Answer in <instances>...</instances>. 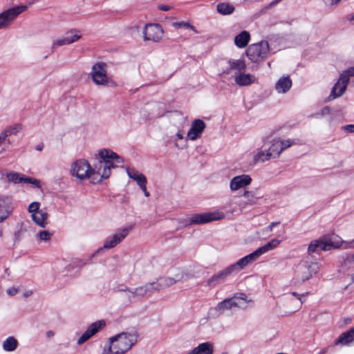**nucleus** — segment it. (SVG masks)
I'll return each instance as SVG.
<instances>
[{
	"instance_id": "nucleus-1",
	"label": "nucleus",
	"mask_w": 354,
	"mask_h": 354,
	"mask_svg": "<svg viewBox=\"0 0 354 354\" xmlns=\"http://www.w3.org/2000/svg\"><path fill=\"white\" fill-rule=\"evenodd\" d=\"M122 163V157L110 149H104L99 151L93 166L87 160L80 159L72 164L71 173L79 179L90 178L92 183H95L108 178L111 169L121 166Z\"/></svg>"
},
{
	"instance_id": "nucleus-2",
	"label": "nucleus",
	"mask_w": 354,
	"mask_h": 354,
	"mask_svg": "<svg viewBox=\"0 0 354 354\" xmlns=\"http://www.w3.org/2000/svg\"><path fill=\"white\" fill-rule=\"evenodd\" d=\"M138 340L136 333H121L109 339L102 354H124Z\"/></svg>"
},
{
	"instance_id": "nucleus-3",
	"label": "nucleus",
	"mask_w": 354,
	"mask_h": 354,
	"mask_svg": "<svg viewBox=\"0 0 354 354\" xmlns=\"http://www.w3.org/2000/svg\"><path fill=\"white\" fill-rule=\"evenodd\" d=\"M319 270L317 261L313 260L312 257H306L297 266L296 276L302 282L310 279Z\"/></svg>"
},
{
	"instance_id": "nucleus-4",
	"label": "nucleus",
	"mask_w": 354,
	"mask_h": 354,
	"mask_svg": "<svg viewBox=\"0 0 354 354\" xmlns=\"http://www.w3.org/2000/svg\"><path fill=\"white\" fill-rule=\"evenodd\" d=\"M270 54L268 42L261 41L250 45L246 50V55L248 59L254 63H257L266 59Z\"/></svg>"
},
{
	"instance_id": "nucleus-5",
	"label": "nucleus",
	"mask_w": 354,
	"mask_h": 354,
	"mask_svg": "<svg viewBox=\"0 0 354 354\" xmlns=\"http://www.w3.org/2000/svg\"><path fill=\"white\" fill-rule=\"evenodd\" d=\"M339 246V244L337 242L333 241L330 237L323 236L310 242L308 247L307 257H312L313 254L318 253L320 251H328L333 248H338Z\"/></svg>"
},
{
	"instance_id": "nucleus-6",
	"label": "nucleus",
	"mask_w": 354,
	"mask_h": 354,
	"mask_svg": "<svg viewBox=\"0 0 354 354\" xmlns=\"http://www.w3.org/2000/svg\"><path fill=\"white\" fill-rule=\"evenodd\" d=\"M28 7L21 5L8 8L0 13V29L5 28L13 21L20 14L25 12Z\"/></svg>"
},
{
	"instance_id": "nucleus-7",
	"label": "nucleus",
	"mask_w": 354,
	"mask_h": 354,
	"mask_svg": "<svg viewBox=\"0 0 354 354\" xmlns=\"http://www.w3.org/2000/svg\"><path fill=\"white\" fill-rule=\"evenodd\" d=\"M91 75L97 85H106L109 82L107 76V65L104 62H97L93 65Z\"/></svg>"
},
{
	"instance_id": "nucleus-8",
	"label": "nucleus",
	"mask_w": 354,
	"mask_h": 354,
	"mask_svg": "<svg viewBox=\"0 0 354 354\" xmlns=\"http://www.w3.org/2000/svg\"><path fill=\"white\" fill-rule=\"evenodd\" d=\"M21 127L19 124L8 126L0 132V155L5 153L11 145L10 137L16 135Z\"/></svg>"
},
{
	"instance_id": "nucleus-9",
	"label": "nucleus",
	"mask_w": 354,
	"mask_h": 354,
	"mask_svg": "<svg viewBox=\"0 0 354 354\" xmlns=\"http://www.w3.org/2000/svg\"><path fill=\"white\" fill-rule=\"evenodd\" d=\"M144 39L157 42L163 35V30L159 24H147L143 30Z\"/></svg>"
},
{
	"instance_id": "nucleus-10",
	"label": "nucleus",
	"mask_w": 354,
	"mask_h": 354,
	"mask_svg": "<svg viewBox=\"0 0 354 354\" xmlns=\"http://www.w3.org/2000/svg\"><path fill=\"white\" fill-rule=\"evenodd\" d=\"M258 259L254 251L248 255L240 259L236 263L227 266V269L232 274L237 273L241 270L246 268L249 264L252 263Z\"/></svg>"
},
{
	"instance_id": "nucleus-11",
	"label": "nucleus",
	"mask_w": 354,
	"mask_h": 354,
	"mask_svg": "<svg viewBox=\"0 0 354 354\" xmlns=\"http://www.w3.org/2000/svg\"><path fill=\"white\" fill-rule=\"evenodd\" d=\"M147 295V288L142 285L136 288H129V290H127V294L123 295V299L126 303L131 304Z\"/></svg>"
},
{
	"instance_id": "nucleus-12",
	"label": "nucleus",
	"mask_w": 354,
	"mask_h": 354,
	"mask_svg": "<svg viewBox=\"0 0 354 354\" xmlns=\"http://www.w3.org/2000/svg\"><path fill=\"white\" fill-rule=\"evenodd\" d=\"M224 218L223 213L196 214L191 217L189 224H204Z\"/></svg>"
},
{
	"instance_id": "nucleus-13",
	"label": "nucleus",
	"mask_w": 354,
	"mask_h": 354,
	"mask_svg": "<svg viewBox=\"0 0 354 354\" xmlns=\"http://www.w3.org/2000/svg\"><path fill=\"white\" fill-rule=\"evenodd\" d=\"M130 228H124L115 232L113 236L106 238L104 243L105 249H111L120 243L129 234Z\"/></svg>"
},
{
	"instance_id": "nucleus-14",
	"label": "nucleus",
	"mask_w": 354,
	"mask_h": 354,
	"mask_svg": "<svg viewBox=\"0 0 354 354\" xmlns=\"http://www.w3.org/2000/svg\"><path fill=\"white\" fill-rule=\"evenodd\" d=\"M106 325L105 321L99 320L91 324L88 329L81 335V337L77 340V344L80 345L88 339H89L92 336L96 334L99 330H100L102 328H104Z\"/></svg>"
},
{
	"instance_id": "nucleus-15",
	"label": "nucleus",
	"mask_w": 354,
	"mask_h": 354,
	"mask_svg": "<svg viewBox=\"0 0 354 354\" xmlns=\"http://www.w3.org/2000/svg\"><path fill=\"white\" fill-rule=\"evenodd\" d=\"M106 325L105 321L99 320L91 324L88 329L81 335V337L77 340V344L80 345L88 339H89L92 336L96 334L99 330H100L102 328H104Z\"/></svg>"
},
{
	"instance_id": "nucleus-16",
	"label": "nucleus",
	"mask_w": 354,
	"mask_h": 354,
	"mask_svg": "<svg viewBox=\"0 0 354 354\" xmlns=\"http://www.w3.org/2000/svg\"><path fill=\"white\" fill-rule=\"evenodd\" d=\"M205 123L201 119L194 120L191 125V128L187 133V138L191 140H195L198 138L204 129H205Z\"/></svg>"
},
{
	"instance_id": "nucleus-17",
	"label": "nucleus",
	"mask_w": 354,
	"mask_h": 354,
	"mask_svg": "<svg viewBox=\"0 0 354 354\" xmlns=\"http://www.w3.org/2000/svg\"><path fill=\"white\" fill-rule=\"evenodd\" d=\"M252 182V178L249 175L242 174L232 178L230 183V188L231 191H236L241 188L245 187Z\"/></svg>"
},
{
	"instance_id": "nucleus-18",
	"label": "nucleus",
	"mask_w": 354,
	"mask_h": 354,
	"mask_svg": "<svg viewBox=\"0 0 354 354\" xmlns=\"http://www.w3.org/2000/svg\"><path fill=\"white\" fill-rule=\"evenodd\" d=\"M231 273L228 270L227 268H225L207 279L206 281L205 286L210 288H214L217 285L223 283L226 278Z\"/></svg>"
},
{
	"instance_id": "nucleus-19",
	"label": "nucleus",
	"mask_w": 354,
	"mask_h": 354,
	"mask_svg": "<svg viewBox=\"0 0 354 354\" xmlns=\"http://www.w3.org/2000/svg\"><path fill=\"white\" fill-rule=\"evenodd\" d=\"M348 82L346 80H344V77H339L337 82L333 86L330 95L328 97V100H333L342 95L346 89Z\"/></svg>"
},
{
	"instance_id": "nucleus-20",
	"label": "nucleus",
	"mask_w": 354,
	"mask_h": 354,
	"mask_svg": "<svg viewBox=\"0 0 354 354\" xmlns=\"http://www.w3.org/2000/svg\"><path fill=\"white\" fill-rule=\"evenodd\" d=\"M12 210L11 200L8 197H0V223L7 219Z\"/></svg>"
},
{
	"instance_id": "nucleus-21",
	"label": "nucleus",
	"mask_w": 354,
	"mask_h": 354,
	"mask_svg": "<svg viewBox=\"0 0 354 354\" xmlns=\"http://www.w3.org/2000/svg\"><path fill=\"white\" fill-rule=\"evenodd\" d=\"M240 203L241 198L239 196H231L223 205V209L231 214L240 213L244 210L241 204L239 205Z\"/></svg>"
},
{
	"instance_id": "nucleus-22",
	"label": "nucleus",
	"mask_w": 354,
	"mask_h": 354,
	"mask_svg": "<svg viewBox=\"0 0 354 354\" xmlns=\"http://www.w3.org/2000/svg\"><path fill=\"white\" fill-rule=\"evenodd\" d=\"M229 67L225 70V73L230 74L232 71H235L236 75L244 72L246 68V64L243 59H230L227 62Z\"/></svg>"
},
{
	"instance_id": "nucleus-23",
	"label": "nucleus",
	"mask_w": 354,
	"mask_h": 354,
	"mask_svg": "<svg viewBox=\"0 0 354 354\" xmlns=\"http://www.w3.org/2000/svg\"><path fill=\"white\" fill-rule=\"evenodd\" d=\"M234 301L237 305L235 308L246 309L248 306H253L254 301L251 299H248V296L243 292H237L234 295Z\"/></svg>"
},
{
	"instance_id": "nucleus-24",
	"label": "nucleus",
	"mask_w": 354,
	"mask_h": 354,
	"mask_svg": "<svg viewBox=\"0 0 354 354\" xmlns=\"http://www.w3.org/2000/svg\"><path fill=\"white\" fill-rule=\"evenodd\" d=\"M292 86V80L288 75L282 76L276 82L274 88L278 93H287Z\"/></svg>"
},
{
	"instance_id": "nucleus-25",
	"label": "nucleus",
	"mask_w": 354,
	"mask_h": 354,
	"mask_svg": "<svg viewBox=\"0 0 354 354\" xmlns=\"http://www.w3.org/2000/svg\"><path fill=\"white\" fill-rule=\"evenodd\" d=\"M241 198V207H243V209H247L249 206H252L255 205L257 202V200L259 197H257L254 195L252 192L250 191H245L244 194L242 196H239Z\"/></svg>"
},
{
	"instance_id": "nucleus-26",
	"label": "nucleus",
	"mask_w": 354,
	"mask_h": 354,
	"mask_svg": "<svg viewBox=\"0 0 354 354\" xmlns=\"http://www.w3.org/2000/svg\"><path fill=\"white\" fill-rule=\"evenodd\" d=\"M236 84L241 86H249L256 82V77L250 74H245L243 72L236 75L234 77Z\"/></svg>"
},
{
	"instance_id": "nucleus-27",
	"label": "nucleus",
	"mask_w": 354,
	"mask_h": 354,
	"mask_svg": "<svg viewBox=\"0 0 354 354\" xmlns=\"http://www.w3.org/2000/svg\"><path fill=\"white\" fill-rule=\"evenodd\" d=\"M214 346L209 342L200 344L187 354H213Z\"/></svg>"
},
{
	"instance_id": "nucleus-28",
	"label": "nucleus",
	"mask_w": 354,
	"mask_h": 354,
	"mask_svg": "<svg viewBox=\"0 0 354 354\" xmlns=\"http://www.w3.org/2000/svg\"><path fill=\"white\" fill-rule=\"evenodd\" d=\"M250 40V34L243 30L234 37V44L239 48H245Z\"/></svg>"
},
{
	"instance_id": "nucleus-29",
	"label": "nucleus",
	"mask_w": 354,
	"mask_h": 354,
	"mask_svg": "<svg viewBox=\"0 0 354 354\" xmlns=\"http://www.w3.org/2000/svg\"><path fill=\"white\" fill-rule=\"evenodd\" d=\"M280 242L281 241H279V239H273L270 241L263 245V246L259 247L257 250L254 251V252L256 253L257 256L259 258L261 255L268 252L270 250L274 249L276 247H277Z\"/></svg>"
},
{
	"instance_id": "nucleus-30",
	"label": "nucleus",
	"mask_w": 354,
	"mask_h": 354,
	"mask_svg": "<svg viewBox=\"0 0 354 354\" xmlns=\"http://www.w3.org/2000/svg\"><path fill=\"white\" fill-rule=\"evenodd\" d=\"M234 296L230 298H226L223 301L218 302L215 308L216 310L220 312H224L227 310H231L235 308V305H237L234 301Z\"/></svg>"
},
{
	"instance_id": "nucleus-31",
	"label": "nucleus",
	"mask_w": 354,
	"mask_h": 354,
	"mask_svg": "<svg viewBox=\"0 0 354 354\" xmlns=\"http://www.w3.org/2000/svg\"><path fill=\"white\" fill-rule=\"evenodd\" d=\"M273 158L268 150L257 149L253 152V160L255 163L264 162Z\"/></svg>"
},
{
	"instance_id": "nucleus-32",
	"label": "nucleus",
	"mask_w": 354,
	"mask_h": 354,
	"mask_svg": "<svg viewBox=\"0 0 354 354\" xmlns=\"http://www.w3.org/2000/svg\"><path fill=\"white\" fill-rule=\"evenodd\" d=\"M127 172L129 177L136 181L139 187L143 184H147V178L142 174L139 173L138 171L133 169L129 168L127 169Z\"/></svg>"
},
{
	"instance_id": "nucleus-33",
	"label": "nucleus",
	"mask_w": 354,
	"mask_h": 354,
	"mask_svg": "<svg viewBox=\"0 0 354 354\" xmlns=\"http://www.w3.org/2000/svg\"><path fill=\"white\" fill-rule=\"evenodd\" d=\"M354 340V328H351L348 330L343 333L337 339L336 344H348Z\"/></svg>"
},
{
	"instance_id": "nucleus-34",
	"label": "nucleus",
	"mask_w": 354,
	"mask_h": 354,
	"mask_svg": "<svg viewBox=\"0 0 354 354\" xmlns=\"http://www.w3.org/2000/svg\"><path fill=\"white\" fill-rule=\"evenodd\" d=\"M48 216V214L44 210L41 209L37 214H34L31 215L32 219L33 221L41 227H45L46 225V218Z\"/></svg>"
},
{
	"instance_id": "nucleus-35",
	"label": "nucleus",
	"mask_w": 354,
	"mask_h": 354,
	"mask_svg": "<svg viewBox=\"0 0 354 354\" xmlns=\"http://www.w3.org/2000/svg\"><path fill=\"white\" fill-rule=\"evenodd\" d=\"M3 349L5 351H14L18 346V341L12 336L8 337L3 342Z\"/></svg>"
},
{
	"instance_id": "nucleus-36",
	"label": "nucleus",
	"mask_w": 354,
	"mask_h": 354,
	"mask_svg": "<svg viewBox=\"0 0 354 354\" xmlns=\"http://www.w3.org/2000/svg\"><path fill=\"white\" fill-rule=\"evenodd\" d=\"M280 144V140H273L272 145L268 148V152L272 154L273 158H276L279 156L282 152L281 147Z\"/></svg>"
},
{
	"instance_id": "nucleus-37",
	"label": "nucleus",
	"mask_w": 354,
	"mask_h": 354,
	"mask_svg": "<svg viewBox=\"0 0 354 354\" xmlns=\"http://www.w3.org/2000/svg\"><path fill=\"white\" fill-rule=\"evenodd\" d=\"M162 283L161 278H159L157 281L153 283H147L144 284V286L147 288V294H151L153 290L159 291L164 289L165 288L163 286H162Z\"/></svg>"
},
{
	"instance_id": "nucleus-38",
	"label": "nucleus",
	"mask_w": 354,
	"mask_h": 354,
	"mask_svg": "<svg viewBox=\"0 0 354 354\" xmlns=\"http://www.w3.org/2000/svg\"><path fill=\"white\" fill-rule=\"evenodd\" d=\"M216 8L217 11L223 15L232 14L234 10V7L227 3H220Z\"/></svg>"
},
{
	"instance_id": "nucleus-39",
	"label": "nucleus",
	"mask_w": 354,
	"mask_h": 354,
	"mask_svg": "<svg viewBox=\"0 0 354 354\" xmlns=\"http://www.w3.org/2000/svg\"><path fill=\"white\" fill-rule=\"evenodd\" d=\"M73 43V39H69L68 38H65V37L58 39L53 42L51 52L53 53L55 51V49L58 46L69 45Z\"/></svg>"
},
{
	"instance_id": "nucleus-40",
	"label": "nucleus",
	"mask_w": 354,
	"mask_h": 354,
	"mask_svg": "<svg viewBox=\"0 0 354 354\" xmlns=\"http://www.w3.org/2000/svg\"><path fill=\"white\" fill-rule=\"evenodd\" d=\"M64 37L65 38H68L69 39H73L74 43L81 38L82 35L80 30L75 28H73L67 31Z\"/></svg>"
},
{
	"instance_id": "nucleus-41",
	"label": "nucleus",
	"mask_w": 354,
	"mask_h": 354,
	"mask_svg": "<svg viewBox=\"0 0 354 354\" xmlns=\"http://www.w3.org/2000/svg\"><path fill=\"white\" fill-rule=\"evenodd\" d=\"M22 175L23 174H19L17 172L10 171L7 173L6 177L9 181L15 184H18L21 183Z\"/></svg>"
},
{
	"instance_id": "nucleus-42",
	"label": "nucleus",
	"mask_w": 354,
	"mask_h": 354,
	"mask_svg": "<svg viewBox=\"0 0 354 354\" xmlns=\"http://www.w3.org/2000/svg\"><path fill=\"white\" fill-rule=\"evenodd\" d=\"M309 294L308 292L304 293V294H302V295H300V294H298L297 292H292L291 293V295L295 297H297V299H298V302L297 303V304L295 305V310L294 311H297L299 309L301 308V305L302 304L304 303V301L302 300L301 297H304V296H306V295H308Z\"/></svg>"
},
{
	"instance_id": "nucleus-43",
	"label": "nucleus",
	"mask_w": 354,
	"mask_h": 354,
	"mask_svg": "<svg viewBox=\"0 0 354 354\" xmlns=\"http://www.w3.org/2000/svg\"><path fill=\"white\" fill-rule=\"evenodd\" d=\"M339 77H344V80H346L349 82L350 77H354V66L344 71Z\"/></svg>"
},
{
	"instance_id": "nucleus-44",
	"label": "nucleus",
	"mask_w": 354,
	"mask_h": 354,
	"mask_svg": "<svg viewBox=\"0 0 354 354\" xmlns=\"http://www.w3.org/2000/svg\"><path fill=\"white\" fill-rule=\"evenodd\" d=\"M40 203L39 202H32L28 206V212L32 214H37L41 209H39Z\"/></svg>"
},
{
	"instance_id": "nucleus-45",
	"label": "nucleus",
	"mask_w": 354,
	"mask_h": 354,
	"mask_svg": "<svg viewBox=\"0 0 354 354\" xmlns=\"http://www.w3.org/2000/svg\"><path fill=\"white\" fill-rule=\"evenodd\" d=\"M162 286L165 288L169 287L176 282V280L171 277H161Z\"/></svg>"
},
{
	"instance_id": "nucleus-46",
	"label": "nucleus",
	"mask_w": 354,
	"mask_h": 354,
	"mask_svg": "<svg viewBox=\"0 0 354 354\" xmlns=\"http://www.w3.org/2000/svg\"><path fill=\"white\" fill-rule=\"evenodd\" d=\"M280 144L281 145V147L283 151V150L290 147L292 145L296 144V142L293 140L287 139L283 140H280Z\"/></svg>"
},
{
	"instance_id": "nucleus-47",
	"label": "nucleus",
	"mask_w": 354,
	"mask_h": 354,
	"mask_svg": "<svg viewBox=\"0 0 354 354\" xmlns=\"http://www.w3.org/2000/svg\"><path fill=\"white\" fill-rule=\"evenodd\" d=\"M37 236L41 241H48L51 239L53 234L48 231H41Z\"/></svg>"
},
{
	"instance_id": "nucleus-48",
	"label": "nucleus",
	"mask_w": 354,
	"mask_h": 354,
	"mask_svg": "<svg viewBox=\"0 0 354 354\" xmlns=\"http://www.w3.org/2000/svg\"><path fill=\"white\" fill-rule=\"evenodd\" d=\"M173 26L176 28H190L192 30H194V28L193 26H192L190 24L185 21H180V22H174L173 23Z\"/></svg>"
},
{
	"instance_id": "nucleus-49",
	"label": "nucleus",
	"mask_w": 354,
	"mask_h": 354,
	"mask_svg": "<svg viewBox=\"0 0 354 354\" xmlns=\"http://www.w3.org/2000/svg\"><path fill=\"white\" fill-rule=\"evenodd\" d=\"M18 292V289L15 287H11L7 290V294L10 296H14Z\"/></svg>"
},
{
	"instance_id": "nucleus-50",
	"label": "nucleus",
	"mask_w": 354,
	"mask_h": 354,
	"mask_svg": "<svg viewBox=\"0 0 354 354\" xmlns=\"http://www.w3.org/2000/svg\"><path fill=\"white\" fill-rule=\"evenodd\" d=\"M330 113V108L328 106H324L320 111V115L323 116Z\"/></svg>"
},
{
	"instance_id": "nucleus-51",
	"label": "nucleus",
	"mask_w": 354,
	"mask_h": 354,
	"mask_svg": "<svg viewBox=\"0 0 354 354\" xmlns=\"http://www.w3.org/2000/svg\"><path fill=\"white\" fill-rule=\"evenodd\" d=\"M33 178L32 177H28V176H26L25 175H22V180H21V183H27V184H30L31 183V180Z\"/></svg>"
},
{
	"instance_id": "nucleus-52",
	"label": "nucleus",
	"mask_w": 354,
	"mask_h": 354,
	"mask_svg": "<svg viewBox=\"0 0 354 354\" xmlns=\"http://www.w3.org/2000/svg\"><path fill=\"white\" fill-rule=\"evenodd\" d=\"M127 290H129V288H128L125 286H120L118 287V288L115 291L116 292H123L124 295H125V294H127Z\"/></svg>"
},
{
	"instance_id": "nucleus-53",
	"label": "nucleus",
	"mask_w": 354,
	"mask_h": 354,
	"mask_svg": "<svg viewBox=\"0 0 354 354\" xmlns=\"http://www.w3.org/2000/svg\"><path fill=\"white\" fill-rule=\"evenodd\" d=\"M346 260L348 263H354V252L348 254Z\"/></svg>"
},
{
	"instance_id": "nucleus-54",
	"label": "nucleus",
	"mask_w": 354,
	"mask_h": 354,
	"mask_svg": "<svg viewBox=\"0 0 354 354\" xmlns=\"http://www.w3.org/2000/svg\"><path fill=\"white\" fill-rule=\"evenodd\" d=\"M32 185H35V187H37V188H41V185H40V181L39 180H37L35 178H33L31 180V183Z\"/></svg>"
},
{
	"instance_id": "nucleus-55",
	"label": "nucleus",
	"mask_w": 354,
	"mask_h": 354,
	"mask_svg": "<svg viewBox=\"0 0 354 354\" xmlns=\"http://www.w3.org/2000/svg\"><path fill=\"white\" fill-rule=\"evenodd\" d=\"M344 129L349 133H354V124H348L344 127Z\"/></svg>"
},
{
	"instance_id": "nucleus-56",
	"label": "nucleus",
	"mask_w": 354,
	"mask_h": 354,
	"mask_svg": "<svg viewBox=\"0 0 354 354\" xmlns=\"http://www.w3.org/2000/svg\"><path fill=\"white\" fill-rule=\"evenodd\" d=\"M147 184H143L141 186H140V189L142 190V192H144V194L145 196L148 197L149 196V192L147 190V187H146Z\"/></svg>"
},
{
	"instance_id": "nucleus-57",
	"label": "nucleus",
	"mask_w": 354,
	"mask_h": 354,
	"mask_svg": "<svg viewBox=\"0 0 354 354\" xmlns=\"http://www.w3.org/2000/svg\"><path fill=\"white\" fill-rule=\"evenodd\" d=\"M158 8L162 11H168L170 9V7L167 5H160Z\"/></svg>"
},
{
	"instance_id": "nucleus-58",
	"label": "nucleus",
	"mask_w": 354,
	"mask_h": 354,
	"mask_svg": "<svg viewBox=\"0 0 354 354\" xmlns=\"http://www.w3.org/2000/svg\"><path fill=\"white\" fill-rule=\"evenodd\" d=\"M278 224H279V223H277V222L271 223L268 227L270 228V230H272L273 227H275L276 225H277Z\"/></svg>"
},
{
	"instance_id": "nucleus-59",
	"label": "nucleus",
	"mask_w": 354,
	"mask_h": 354,
	"mask_svg": "<svg viewBox=\"0 0 354 354\" xmlns=\"http://www.w3.org/2000/svg\"><path fill=\"white\" fill-rule=\"evenodd\" d=\"M346 247L347 248H354V239L352 241L348 242L347 243Z\"/></svg>"
},
{
	"instance_id": "nucleus-60",
	"label": "nucleus",
	"mask_w": 354,
	"mask_h": 354,
	"mask_svg": "<svg viewBox=\"0 0 354 354\" xmlns=\"http://www.w3.org/2000/svg\"><path fill=\"white\" fill-rule=\"evenodd\" d=\"M176 137H177L178 139L181 140V139H183V133H180V132H178V133H176Z\"/></svg>"
},
{
	"instance_id": "nucleus-61",
	"label": "nucleus",
	"mask_w": 354,
	"mask_h": 354,
	"mask_svg": "<svg viewBox=\"0 0 354 354\" xmlns=\"http://www.w3.org/2000/svg\"><path fill=\"white\" fill-rule=\"evenodd\" d=\"M53 335H54V333H53V331H51V330H49V331H48V332L46 333V336H47L48 337H52V336H53Z\"/></svg>"
},
{
	"instance_id": "nucleus-62",
	"label": "nucleus",
	"mask_w": 354,
	"mask_h": 354,
	"mask_svg": "<svg viewBox=\"0 0 354 354\" xmlns=\"http://www.w3.org/2000/svg\"><path fill=\"white\" fill-rule=\"evenodd\" d=\"M43 149V145H39L37 146L36 150L41 151Z\"/></svg>"
},
{
	"instance_id": "nucleus-63",
	"label": "nucleus",
	"mask_w": 354,
	"mask_h": 354,
	"mask_svg": "<svg viewBox=\"0 0 354 354\" xmlns=\"http://www.w3.org/2000/svg\"><path fill=\"white\" fill-rule=\"evenodd\" d=\"M32 295V291H27L24 293V297H28Z\"/></svg>"
},
{
	"instance_id": "nucleus-64",
	"label": "nucleus",
	"mask_w": 354,
	"mask_h": 354,
	"mask_svg": "<svg viewBox=\"0 0 354 354\" xmlns=\"http://www.w3.org/2000/svg\"><path fill=\"white\" fill-rule=\"evenodd\" d=\"M348 19L351 21H354V13L350 15Z\"/></svg>"
}]
</instances>
